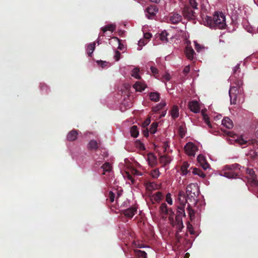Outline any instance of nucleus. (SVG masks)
<instances>
[{
	"label": "nucleus",
	"mask_w": 258,
	"mask_h": 258,
	"mask_svg": "<svg viewBox=\"0 0 258 258\" xmlns=\"http://www.w3.org/2000/svg\"><path fill=\"white\" fill-rule=\"evenodd\" d=\"M195 49L198 52H200L201 49L203 48L200 44H198L197 42H195Z\"/></svg>",
	"instance_id": "51"
},
{
	"label": "nucleus",
	"mask_w": 258,
	"mask_h": 258,
	"mask_svg": "<svg viewBox=\"0 0 258 258\" xmlns=\"http://www.w3.org/2000/svg\"><path fill=\"white\" fill-rule=\"evenodd\" d=\"M169 214L168 215H169V219L170 220H173V216H174V212H173L172 210L171 209H169Z\"/></svg>",
	"instance_id": "54"
},
{
	"label": "nucleus",
	"mask_w": 258,
	"mask_h": 258,
	"mask_svg": "<svg viewBox=\"0 0 258 258\" xmlns=\"http://www.w3.org/2000/svg\"><path fill=\"white\" fill-rule=\"evenodd\" d=\"M184 150L185 153L188 155L190 156H194L196 154V152L197 150V148L194 143L188 142L185 146Z\"/></svg>",
	"instance_id": "6"
},
{
	"label": "nucleus",
	"mask_w": 258,
	"mask_h": 258,
	"mask_svg": "<svg viewBox=\"0 0 258 258\" xmlns=\"http://www.w3.org/2000/svg\"><path fill=\"white\" fill-rule=\"evenodd\" d=\"M182 19V17L178 14L175 13L170 17V21L172 24H177Z\"/></svg>",
	"instance_id": "17"
},
{
	"label": "nucleus",
	"mask_w": 258,
	"mask_h": 258,
	"mask_svg": "<svg viewBox=\"0 0 258 258\" xmlns=\"http://www.w3.org/2000/svg\"><path fill=\"white\" fill-rule=\"evenodd\" d=\"M160 175V172L158 169H156L151 171V175L154 178H157Z\"/></svg>",
	"instance_id": "43"
},
{
	"label": "nucleus",
	"mask_w": 258,
	"mask_h": 258,
	"mask_svg": "<svg viewBox=\"0 0 258 258\" xmlns=\"http://www.w3.org/2000/svg\"><path fill=\"white\" fill-rule=\"evenodd\" d=\"M168 35V33L166 31H162L160 34V39L162 41H167L168 39L167 36Z\"/></svg>",
	"instance_id": "40"
},
{
	"label": "nucleus",
	"mask_w": 258,
	"mask_h": 258,
	"mask_svg": "<svg viewBox=\"0 0 258 258\" xmlns=\"http://www.w3.org/2000/svg\"><path fill=\"white\" fill-rule=\"evenodd\" d=\"M143 134L144 136L146 137H148L149 136V130L148 128H145L144 130L143 131Z\"/></svg>",
	"instance_id": "57"
},
{
	"label": "nucleus",
	"mask_w": 258,
	"mask_h": 258,
	"mask_svg": "<svg viewBox=\"0 0 258 258\" xmlns=\"http://www.w3.org/2000/svg\"><path fill=\"white\" fill-rule=\"evenodd\" d=\"M184 207V205H179L177 207V211L175 218H178V217L179 218H182V216H185Z\"/></svg>",
	"instance_id": "18"
},
{
	"label": "nucleus",
	"mask_w": 258,
	"mask_h": 258,
	"mask_svg": "<svg viewBox=\"0 0 258 258\" xmlns=\"http://www.w3.org/2000/svg\"><path fill=\"white\" fill-rule=\"evenodd\" d=\"M236 141L238 143H239L241 146L245 145L247 144V141L243 139L242 138L238 139Z\"/></svg>",
	"instance_id": "49"
},
{
	"label": "nucleus",
	"mask_w": 258,
	"mask_h": 258,
	"mask_svg": "<svg viewBox=\"0 0 258 258\" xmlns=\"http://www.w3.org/2000/svg\"><path fill=\"white\" fill-rule=\"evenodd\" d=\"M173 226H175L177 229L176 233V237L177 238H178L179 237L178 233L181 231L182 229L184 227L182 218H179L178 217V218H175V224Z\"/></svg>",
	"instance_id": "7"
},
{
	"label": "nucleus",
	"mask_w": 258,
	"mask_h": 258,
	"mask_svg": "<svg viewBox=\"0 0 258 258\" xmlns=\"http://www.w3.org/2000/svg\"><path fill=\"white\" fill-rule=\"evenodd\" d=\"M178 133L179 136L183 138L185 136L186 133L185 126L183 125H180L178 128Z\"/></svg>",
	"instance_id": "35"
},
{
	"label": "nucleus",
	"mask_w": 258,
	"mask_h": 258,
	"mask_svg": "<svg viewBox=\"0 0 258 258\" xmlns=\"http://www.w3.org/2000/svg\"><path fill=\"white\" fill-rule=\"evenodd\" d=\"M166 201L169 205L172 204V200L171 197V194L170 193H168L166 196Z\"/></svg>",
	"instance_id": "47"
},
{
	"label": "nucleus",
	"mask_w": 258,
	"mask_h": 258,
	"mask_svg": "<svg viewBox=\"0 0 258 258\" xmlns=\"http://www.w3.org/2000/svg\"><path fill=\"white\" fill-rule=\"evenodd\" d=\"M115 29V26L113 24H109L101 28V30L103 33L107 31H110L111 32H113Z\"/></svg>",
	"instance_id": "28"
},
{
	"label": "nucleus",
	"mask_w": 258,
	"mask_h": 258,
	"mask_svg": "<svg viewBox=\"0 0 258 258\" xmlns=\"http://www.w3.org/2000/svg\"><path fill=\"white\" fill-rule=\"evenodd\" d=\"M197 161L204 170H206L209 168L210 165L206 161V158L203 155L200 154L198 156Z\"/></svg>",
	"instance_id": "9"
},
{
	"label": "nucleus",
	"mask_w": 258,
	"mask_h": 258,
	"mask_svg": "<svg viewBox=\"0 0 258 258\" xmlns=\"http://www.w3.org/2000/svg\"><path fill=\"white\" fill-rule=\"evenodd\" d=\"M148 161L149 165L152 167L155 166L157 163L156 157L152 153L148 155Z\"/></svg>",
	"instance_id": "21"
},
{
	"label": "nucleus",
	"mask_w": 258,
	"mask_h": 258,
	"mask_svg": "<svg viewBox=\"0 0 258 258\" xmlns=\"http://www.w3.org/2000/svg\"><path fill=\"white\" fill-rule=\"evenodd\" d=\"M140 70L138 68H136L133 69L132 73V76L135 78L137 79H140L141 77L139 74Z\"/></svg>",
	"instance_id": "37"
},
{
	"label": "nucleus",
	"mask_w": 258,
	"mask_h": 258,
	"mask_svg": "<svg viewBox=\"0 0 258 258\" xmlns=\"http://www.w3.org/2000/svg\"><path fill=\"white\" fill-rule=\"evenodd\" d=\"M189 71H190V67L189 66H187L184 68L183 73L185 75H186L187 74H188L189 72Z\"/></svg>",
	"instance_id": "56"
},
{
	"label": "nucleus",
	"mask_w": 258,
	"mask_h": 258,
	"mask_svg": "<svg viewBox=\"0 0 258 258\" xmlns=\"http://www.w3.org/2000/svg\"><path fill=\"white\" fill-rule=\"evenodd\" d=\"M78 134L77 131L75 130H72L68 134L67 140L70 142L75 141L77 138Z\"/></svg>",
	"instance_id": "14"
},
{
	"label": "nucleus",
	"mask_w": 258,
	"mask_h": 258,
	"mask_svg": "<svg viewBox=\"0 0 258 258\" xmlns=\"http://www.w3.org/2000/svg\"><path fill=\"white\" fill-rule=\"evenodd\" d=\"M115 196V194L113 192H112V191H110L109 192L108 197H109V201L111 203H112L114 202Z\"/></svg>",
	"instance_id": "44"
},
{
	"label": "nucleus",
	"mask_w": 258,
	"mask_h": 258,
	"mask_svg": "<svg viewBox=\"0 0 258 258\" xmlns=\"http://www.w3.org/2000/svg\"><path fill=\"white\" fill-rule=\"evenodd\" d=\"M137 208L136 207H130L122 211L124 215L128 218H132L137 213Z\"/></svg>",
	"instance_id": "8"
},
{
	"label": "nucleus",
	"mask_w": 258,
	"mask_h": 258,
	"mask_svg": "<svg viewBox=\"0 0 258 258\" xmlns=\"http://www.w3.org/2000/svg\"><path fill=\"white\" fill-rule=\"evenodd\" d=\"M158 8L155 5H151L149 7H148L146 9L147 13L151 16H154L156 14V13L158 12Z\"/></svg>",
	"instance_id": "20"
},
{
	"label": "nucleus",
	"mask_w": 258,
	"mask_h": 258,
	"mask_svg": "<svg viewBox=\"0 0 258 258\" xmlns=\"http://www.w3.org/2000/svg\"><path fill=\"white\" fill-rule=\"evenodd\" d=\"M131 136L134 138H137L139 134V132L137 125H133L131 127L130 130Z\"/></svg>",
	"instance_id": "31"
},
{
	"label": "nucleus",
	"mask_w": 258,
	"mask_h": 258,
	"mask_svg": "<svg viewBox=\"0 0 258 258\" xmlns=\"http://www.w3.org/2000/svg\"><path fill=\"white\" fill-rule=\"evenodd\" d=\"M178 200L180 202V205H184V206H185L188 200L187 195L186 196L183 191H179L178 194Z\"/></svg>",
	"instance_id": "13"
},
{
	"label": "nucleus",
	"mask_w": 258,
	"mask_h": 258,
	"mask_svg": "<svg viewBox=\"0 0 258 258\" xmlns=\"http://www.w3.org/2000/svg\"><path fill=\"white\" fill-rule=\"evenodd\" d=\"M246 173L249 175L247 178L248 182L252 188H255V190L258 191V180L257 179V175L255 173V171L252 168H247Z\"/></svg>",
	"instance_id": "4"
},
{
	"label": "nucleus",
	"mask_w": 258,
	"mask_h": 258,
	"mask_svg": "<svg viewBox=\"0 0 258 258\" xmlns=\"http://www.w3.org/2000/svg\"><path fill=\"white\" fill-rule=\"evenodd\" d=\"M255 137L258 138V130L255 132Z\"/></svg>",
	"instance_id": "63"
},
{
	"label": "nucleus",
	"mask_w": 258,
	"mask_h": 258,
	"mask_svg": "<svg viewBox=\"0 0 258 258\" xmlns=\"http://www.w3.org/2000/svg\"><path fill=\"white\" fill-rule=\"evenodd\" d=\"M135 253L136 255L138 258H147V253L144 251H142L141 250L136 249L135 250Z\"/></svg>",
	"instance_id": "33"
},
{
	"label": "nucleus",
	"mask_w": 258,
	"mask_h": 258,
	"mask_svg": "<svg viewBox=\"0 0 258 258\" xmlns=\"http://www.w3.org/2000/svg\"><path fill=\"white\" fill-rule=\"evenodd\" d=\"M198 3L196 1H187L184 5L182 11L183 16L188 19H195L197 17L195 10H198Z\"/></svg>",
	"instance_id": "2"
},
{
	"label": "nucleus",
	"mask_w": 258,
	"mask_h": 258,
	"mask_svg": "<svg viewBox=\"0 0 258 258\" xmlns=\"http://www.w3.org/2000/svg\"><path fill=\"white\" fill-rule=\"evenodd\" d=\"M192 203L190 204L188 203V207L187 210L188 211V215L190 218V220H192L193 219L195 218V211L192 209Z\"/></svg>",
	"instance_id": "30"
},
{
	"label": "nucleus",
	"mask_w": 258,
	"mask_h": 258,
	"mask_svg": "<svg viewBox=\"0 0 258 258\" xmlns=\"http://www.w3.org/2000/svg\"><path fill=\"white\" fill-rule=\"evenodd\" d=\"M193 174L197 175L199 176L204 178L206 177V174L200 169L196 167H191L189 169V171H191Z\"/></svg>",
	"instance_id": "15"
},
{
	"label": "nucleus",
	"mask_w": 258,
	"mask_h": 258,
	"mask_svg": "<svg viewBox=\"0 0 258 258\" xmlns=\"http://www.w3.org/2000/svg\"><path fill=\"white\" fill-rule=\"evenodd\" d=\"M150 70L154 75H156L158 73V71L155 67H151Z\"/></svg>",
	"instance_id": "55"
},
{
	"label": "nucleus",
	"mask_w": 258,
	"mask_h": 258,
	"mask_svg": "<svg viewBox=\"0 0 258 258\" xmlns=\"http://www.w3.org/2000/svg\"><path fill=\"white\" fill-rule=\"evenodd\" d=\"M150 99L155 102H157L159 100L160 94L158 92H151L149 95Z\"/></svg>",
	"instance_id": "27"
},
{
	"label": "nucleus",
	"mask_w": 258,
	"mask_h": 258,
	"mask_svg": "<svg viewBox=\"0 0 258 258\" xmlns=\"http://www.w3.org/2000/svg\"><path fill=\"white\" fill-rule=\"evenodd\" d=\"M95 48V43H90L88 45L87 50H88V54L89 56H91V55L94 50Z\"/></svg>",
	"instance_id": "36"
},
{
	"label": "nucleus",
	"mask_w": 258,
	"mask_h": 258,
	"mask_svg": "<svg viewBox=\"0 0 258 258\" xmlns=\"http://www.w3.org/2000/svg\"><path fill=\"white\" fill-rule=\"evenodd\" d=\"M185 53L187 58L189 60H192L194 58L195 51L191 46H187L185 49Z\"/></svg>",
	"instance_id": "12"
},
{
	"label": "nucleus",
	"mask_w": 258,
	"mask_h": 258,
	"mask_svg": "<svg viewBox=\"0 0 258 258\" xmlns=\"http://www.w3.org/2000/svg\"><path fill=\"white\" fill-rule=\"evenodd\" d=\"M101 163H102V162H101V161H99L96 162L95 163V165H94V166H95V167H97L101 165Z\"/></svg>",
	"instance_id": "59"
},
{
	"label": "nucleus",
	"mask_w": 258,
	"mask_h": 258,
	"mask_svg": "<svg viewBox=\"0 0 258 258\" xmlns=\"http://www.w3.org/2000/svg\"><path fill=\"white\" fill-rule=\"evenodd\" d=\"M152 36V35L149 33H146L144 34V37L147 39H150Z\"/></svg>",
	"instance_id": "58"
},
{
	"label": "nucleus",
	"mask_w": 258,
	"mask_h": 258,
	"mask_svg": "<svg viewBox=\"0 0 258 258\" xmlns=\"http://www.w3.org/2000/svg\"><path fill=\"white\" fill-rule=\"evenodd\" d=\"M166 114V111L165 110V111L162 112V114L161 115V117L164 116Z\"/></svg>",
	"instance_id": "62"
},
{
	"label": "nucleus",
	"mask_w": 258,
	"mask_h": 258,
	"mask_svg": "<svg viewBox=\"0 0 258 258\" xmlns=\"http://www.w3.org/2000/svg\"><path fill=\"white\" fill-rule=\"evenodd\" d=\"M136 145L141 150H145L144 145L139 140H137L136 142Z\"/></svg>",
	"instance_id": "42"
},
{
	"label": "nucleus",
	"mask_w": 258,
	"mask_h": 258,
	"mask_svg": "<svg viewBox=\"0 0 258 258\" xmlns=\"http://www.w3.org/2000/svg\"><path fill=\"white\" fill-rule=\"evenodd\" d=\"M171 161V159L169 157L167 156H161L159 158V161L161 164L163 165V166H165L167 164H169Z\"/></svg>",
	"instance_id": "23"
},
{
	"label": "nucleus",
	"mask_w": 258,
	"mask_h": 258,
	"mask_svg": "<svg viewBox=\"0 0 258 258\" xmlns=\"http://www.w3.org/2000/svg\"><path fill=\"white\" fill-rule=\"evenodd\" d=\"M204 22L210 28L223 29L226 27L225 16L222 12H215L212 17L206 16Z\"/></svg>",
	"instance_id": "1"
},
{
	"label": "nucleus",
	"mask_w": 258,
	"mask_h": 258,
	"mask_svg": "<svg viewBox=\"0 0 258 258\" xmlns=\"http://www.w3.org/2000/svg\"><path fill=\"white\" fill-rule=\"evenodd\" d=\"M101 168L103 169L105 174L106 172H110L112 170V166L109 162H105L104 164L101 166Z\"/></svg>",
	"instance_id": "32"
},
{
	"label": "nucleus",
	"mask_w": 258,
	"mask_h": 258,
	"mask_svg": "<svg viewBox=\"0 0 258 258\" xmlns=\"http://www.w3.org/2000/svg\"><path fill=\"white\" fill-rule=\"evenodd\" d=\"M238 172L236 171H233L232 170L227 169L225 168V170L223 172V175L225 177L228 178H236L238 175Z\"/></svg>",
	"instance_id": "10"
},
{
	"label": "nucleus",
	"mask_w": 258,
	"mask_h": 258,
	"mask_svg": "<svg viewBox=\"0 0 258 258\" xmlns=\"http://www.w3.org/2000/svg\"><path fill=\"white\" fill-rule=\"evenodd\" d=\"M240 64H236L233 68V74L234 75H236L237 74V72H240Z\"/></svg>",
	"instance_id": "50"
},
{
	"label": "nucleus",
	"mask_w": 258,
	"mask_h": 258,
	"mask_svg": "<svg viewBox=\"0 0 258 258\" xmlns=\"http://www.w3.org/2000/svg\"><path fill=\"white\" fill-rule=\"evenodd\" d=\"M240 167L241 166L239 164L235 163L232 165H226L225 166V168L237 171V170H239L240 169Z\"/></svg>",
	"instance_id": "29"
},
{
	"label": "nucleus",
	"mask_w": 258,
	"mask_h": 258,
	"mask_svg": "<svg viewBox=\"0 0 258 258\" xmlns=\"http://www.w3.org/2000/svg\"><path fill=\"white\" fill-rule=\"evenodd\" d=\"M158 126V123L157 122H153L150 127V132L152 134H154L156 133V130Z\"/></svg>",
	"instance_id": "39"
},
{
	"label": "nucleus",
	"mask_w": 258,
	"mask_h": 258,
	"mask_svg": "<svg viewBox=\"0 0 258 258\" xmlns=\"http://www.w3.org/2000/svg\"><path fill=\"white\" fill-rule=\"evenodd\" d=\"M186 194L187 198L193 206L197 203V197L199 195V187L197 184L190 183L186 187Z\"/></svg>",
	"instance_id": "3"
},
{
	"label": "nucleus",
	"mask_w": 258,
	"mask_h": 258,
	"mask_svg": "<svg viewBox=\"0 0 258 258\" xmlns=\"http://www.w3.org/2000/svg\"><path fill=\"white\" fill-rule=\"evenodd\" d=\"M163 197V194L160 191H157L154 194L151 198V200H154L157 203H159Z\"/></svg>",
	"instance_id": "22"
},
{
	"label": "nucleus",
	"mask_w": 258,
	"mask_h": 258,
	"mask_svg": "<svg viewBox=\"0 0 258 258\" xmlns=\"http://www.w3.org/2000/svg\"><path fill=\"white\" fill-rule=\"evenodd\" d=\"M166 105L165 102H161L153 108V111H156L163 109Z\"/></svg>",
	"instance_id": "38"
},
{
	"label": "nucleus",
	"mask_w": 258,
	"mask_h": 258,
	"mask_svg": "<svg viewBox=\"0 0 258 258\" xmlns=\"http://www.w3.org/2000/svg\"><path fill=\"white\" fill-rule=\"evenodd\" d=\"M120 55H121V53H120V52L119 51L116 50L115 51V55H114V58H115L116 61H118V60H119L120 57Z\"/></svg>",
	"instance_id": "52"
},
{
	"label": "nucleus",
	"mask_w": 258,
	"mask_h": 258,
	"mask_svg": "<svg viewBox=\"0 0 258 258\" xmlns=\"http://www.w3.org/2000/svg\"><path fill=\"white\" fill-rule=\"evenodd\" d=\"M203 118H204V119L205 120V123L209 126V127H212V125H211V124L210 123V121L209 120V117L206 115V114H204L203 115Z\"/></svg>",
	"instance_id": "46"
},
{
	"label": "nucleus",
	"mask_w": 258,
	"mask_h": 258,
	"mask_svg": "<svg viewBox=\"0 0 258 258\" xmlns=\"http://www.w3.org/2000/svg\"><path fill=\"white\" fill-rule=\"evenodd\" d=\"M236 86H233V87H237V88L239 90V92H241L242 90L241 89V88L242 86L243 85V82L241 80H237L235 83Z\"/></svg>",
	"instance_id": "41"
},
{
	"label": "nucleus",
	"mask_w": 258,
	"mask_h": 258,
	"mask_svg": "<svg viewBox=\"0 0 258 258\" xmlns=\"http://www.w3.org/2000/svg\"><path fill=\"white\" fill-rule=\"evenodd\" d=\"M116 192H117V197H116V199H118V198H119V197L120 196V195L121 194V192H120L118 191H116Z\"/></svg>",
	"instance_id": "61"
},
{
	"label": "nucleus",
	"mask_w": 258,
	"mask_h": 258,
	"mask_svg": "<svg viewBox=\"0 0 258 258\" xmlns=\"http://www.w3.org/2000/svg\"><path fill=\"white\" fill-rule=\"evenodd\" d=\"M188 106L190 110L195 113H198L200 111V108L198 102L197 101L189 102Z\"/></svg>",
	"instance_id": "11"
},
{
	"label": "nucleus",
	"mask_w": 258,
	"mask_h": 258,
	"mask_svg": "<svg viewBox=\"0 0 258 258\" xmlns=\"http://www.w3.org/2000/svg\"><path fill=\"white\" fill-rule=\"evenodd\" d=\"M151 122L150 118H147L142 124V127L144 128H147V126L149 125Z\"/></svg>",
	"instance_id": "45"
},
{
	"label": "nucleus",
	"mask_w": 258,
	"mask_h": 258,
	"mask_svg": "<svg viewBox=\"0 0 258 258\" xmlns=\"http://www.w3.org/2000/svg\"><path fill=\"white\" fill-rule=\"evenodd\" d=\"M241 92L239 91L237 87H231L229 91L230 98V103L232 104H236L238 94Z\"/></svg>",
	"instance_id": "5"
},
{
	"label": "nucleus",
	"mask_w": 258,
	"mask_h": 258,
	"mask_svg": "<svg viewBox=\"0 0 258 258\" xmlns=\"http://www.w3.org/2000/svg\"><path fill=\"white\" fill-rule=\"evenodd\" d=\"M40 89L41 90L43 91H45V93H48V91L49 90V88L48 87L44 84H41L40 85Z\"/></svg>",
	"instance_id": "48"
},
{
	"label": "nucleus",
	"mask_w": 258,
	"mask_h": 258,
	"mask_svg": "<svg viewBox=\"0 0 258 258\" xmlns=\"http://www.w3.org/2000/svg\"><path fill=\"white\" fill-rule=\"evenodd\" d=\"M233 5V8H231V10H235V9H236V7H235V4H232Z\"/></svg>",
	"instance_id": "64"
},
{
	"label": "nucleus",
	"mask_w": 258,
	"mask_h": 258,
	"mask_svg": "<svg viewBox=\"0 0 258 258\" xmlns=\"http://www.w3.org/2000/svg\"><path fill=\"white\" fill-rule=\"evenodd\" d=\"M128 179L131 181L132 183L134 182V179H133L132 176L130 174L128 175Z\"/></svg>",
	"instance_id": "60"
},
{
	"label": "nucleus",
	"mask_w": 258,
	"mask_h": 258,
	"mask_svg": "<svg viewBox=\"0 0 258 258\" xmlns=\"http://www.w3.org/2000/svg\"><path fill=\"white\" fill-rule=\"evenodd\" d=\"M97 63L98 65L101 66L102 68H103L104 66H106L107 62L106 61H104L102 60L97 61Z\"/></svg>",
	"instance_id": "53"
},
{
	"label": "nucleus",
	"mask_w": 258,
	"mask_h": 258,
	"mask_svg": "<svg viewBox=\"0 0 258 258\" xmlns=\"http://www.w3.org/2000/svg\"><path fill=\"white\" fill-rule=\"evenodd\" d=\"M171 115L173 118L175 119L179 116V109L177 106H173L171 110Z\"/></svg>",
	"instance_id": "26"
},
{
	"label": "nucleus",
	"mask_w": 258,
	"mask_h": 258,
	"mask_svg": "<svg viewBox=\"0 0 258 258\" xmlns=\"http://www.w3.org/2000/svg\"><path fill=\"white\" fill-rule=\"evenodd\" d=\"M146 85L141 82H137L133 86V87L137 91L142 92L146 88Z\"/></svg>",
	"instance_id": "19"
},
{
	"label": "nucleus",
	"mask_w": 258,
	"mask_h": 258,
	"mask_svg": "<svg viewBox=\"0 0 258 258\" xmlns=\"http://www.w3.org/2000/svg\"><path fill=\"white\" fill-rule=\"evenodd\" d=\"M160 212L161 214L165 216L168 215L169 213V209L165 203H162L160 207Z\"/></svg>",
	"instance_id": "24"
},
{
	"label": "nucleus",
	"mask_w": 258,
	"mask_h": 258,
	"mask_svg": "<svg viewBox=\"0 0 258 258\" xmlns=\"http://www.w3.org/2000/svg\"><path fill=\"white\" fill-rule=\"evenodd\" d=\"M88 148L90 150H97L98 149L97 142L95 140H91L88 144Z\"/></svg>",
	"instance_id": "34"
},
{
	"label": "nucleus",
	"mask_w": 258,
	"mask_h": 258,
	"mask_svg": "<svg viewBox=\"0 0 258 258\" xmlns=\"http://www.w3.org/2000/svg\"><path fill=\"white\" fill-rule=\"evenodd\" d=\"M222 124L228 129L232 128L233 126L232 121L228 117H225L222 119Z\"/></svg>",
	"instance_id": "16"
},
{
	"label": "nucleus",
	"mask_w": 258,
	"mask_h": 258,
	"mask_svg": "<svg viewBox=\"0 0 258 258\" xmlns=\"http://www.w3.org/2000/svg\"><path fill=\"white\" fill-rule=\"evenodd\" d=\"M189 165L187 162H184L182 165L181 166L180 170L183 175H186L188 172H190L189 170H188V168Z\"/></svg>",
	"instance_id": "25"
}]
</instances>
